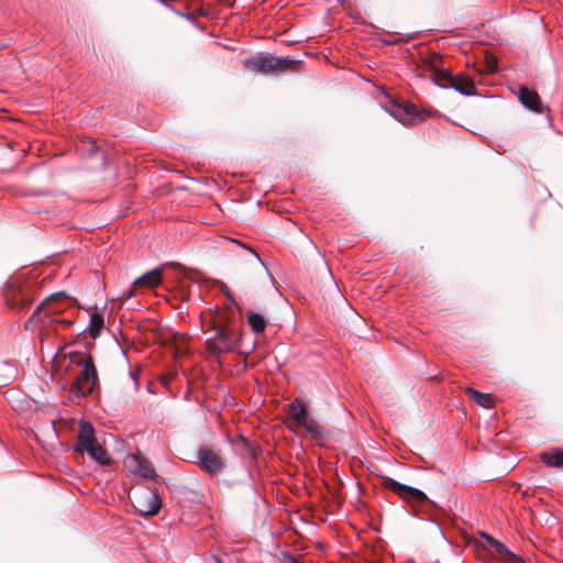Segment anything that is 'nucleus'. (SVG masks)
Wrapping results in <instances>:
<instances>
[{"label": "nucleus", "mask_w": 563, "mask_h": 563, "mask_svg": "<svg viewBox=\"0 0 563 563\" xmlns=\"http://www.w3.org/2000/svg\"><path fill=\"white\" fill-rule=\"evenodd\" d=\"M74 449L81 454L87 453L92 461L101 466H107L111 462L106 449L99 444L96 438L93 426L86 420L79 421L77 442Z\"/></svg>", "instance_id": "obj_1"}, {"label": "nucleus", "mask_w": 563, "mask_h": 563, "mask_svg": "<svg viewBox=\"0 0 563 563\" xmlns=\"http://www.w3.org/2000/svg\"><path fill=\"white\" fill-rule=\"evenodd\" d=\"M287 420L289 429H303L312 439H322L324 435V428L308 412L301 398H295L289 404Z\"/></svg>", "instance_id": "obj_2"}, {"label": "nucleus", "mask_w": 563, "mask_h": 563, "mask_svg": "<svg viewBox=\"0 0 563 563\" xmlns=\"http://www.w3.org/2000/svg\"><path fill=\"white\" fill-rule=\"evenodd\" d=\"M74 307V299L66 296L64 292H56L41 302L31 318L26 321L25 329L33 330L37 323L43 322L46 319L49 321L52 317H57Z\"/></svg>", "instance_id": "obj_3"}, {"label": "nucleus", "mask_w": 563, "mask_h": 563, "mask_svg": "<svg viewBox=\"0 0 563 563\" xmlns=\"http://www.w3.org/2000/svg\"><path fill=\"white\" fill-rule=\"evenodd\" d=\"M244 67L255 74L271 75L286 70H296L299 62L291 60L287 57H276L268 53H260L244 59Z\"/></svg>", "instance_id": "obj_4"}, {"label": "nucleus", "mask_w": 563, "mask_h": 563, "mask_svg": "<svg viewBox=\"0 0 563 563\" xmlns=\"http://www.w3.org/2000/svg\"><path fill=\"white\" fill-rule=\"evenodd\" d=\"M241 332L239 328H214V334L207 339L206 347L214 356L231 353L239 349Z\"/></svg>", "instance_id": "obj_5"}, {"label": "nucleus", "mask_w": 563, "mask_h": 563, "mask_svg": "<svg viewBox=\"0 0 563 563\" xmlns=\"http://www.w3.org/2000/svg\"><path fill=\"white\" fill-rule=\"evenodd\" d=\"M81 371L74 382L70 391L76 396H87L93 391L98 382L97 369L91 356L78 362Z\"/></svg>", "instance_id": "obj_6"}, {"label": "nucleus", "mask_w": 563, "mask_h": 563, "mask_svg": "<svg viewBox=\"0 0 563 563\" xmlns=\"http://www.w3.org/2000/svg\"><path fill=\"white\" fill-rule=\"evenodd\" d=\"M383 487L396 494L411 506H423L429 501L428 496L420 489L400 484L389 476H382Z\"/></svg>", "instance_id": "obj_7"}, {"label": "nucleus", "mask_w": 563, "mask_h": 563, "mask_svg": "<svg viewBox=\"0 0 563 563\" xmlns=\"http://www.w3.org/2000/svg\"><path fill=\"white\" fill-rule=\"evenodd\" d=\"M387 111L405 126L417 125L424 119L411 102H393Z\"/></svg>", "instance_id": "obj_8"}, {"label": "nucleus", "mask_w": 563, "mask_h": 563, "mask_svg": "<svg viewBox=\"0 0 563 563\" xmlns=\"http://www.w3.org/2000/svg\"><path fill=\"white\" fill-rule=\"evenodd\" d=\"M133 507L141 516H154L161 507L162 501L156 489H147L134 495Z\"/></svg>", "instance_id": "obj_9"}, {"label": "nucleus", "mask_w": 563, "mask_h": 563, "mask_svg": "<svg viewBox=\"0 0 563 563\" xmlns=\"http://www.w3.org/2000/svg\"><path fill=\"white\" fill-rule=\"evenodd\" d=\"M438 86L445 89L452 88L463 96L470 97L476 95V87L473 79L464 74L452 75L451 71L442 74Z\"/></svg>", "instance_id": "obj_10"}, {"label": "nucleus", "mask_w": 563, "mask_h": 563, "mask_svg": "<svg viewBox=\"0 0 563 563\" xmlns=\"http://www.w3.org/2000/svg\"><path fill=\"white\" fill-rule=\"evenodd\" d=\"M163 280V271L162 268H154L137 279H135L131 286V288L124 292L123 297L125 299H130L136 295V291L141 288L152 289L157 287Z\"/></svg>", "instance_id": "obj_11"}, {"label": "nucleus", "mask_w": 563, "mask_h": 563, "mask_svg": "<svg viewBox=\"0 0 563 563\" xmlns=\"http://www.w3.org/2000/svg\"><path fill=\"white\" fill-rule=\"evenodd\" d=\"M482 536L492 548L493 553L497 559L506 563H521V558L510 551L503 542L487 533H483Z\"/></svg>", "instance_id": "obj_12"}, {"label": "nucleus", "mask_w": 563, "mask_h": 563, "mask_svg": "<svg viewBox=\"0 0 563 563\" xmlns=\"http://www.w3.org/2000/svg\"><path fill=\"white\" fill-rule=\"evenodd\" d=\"M443 57L441 54L432 52L422 57V65L430 71L433 82L438 86L442 74L450 70L442 67Z\"/></svg>", "instance_id": "obj_13"}, {"label": "nucleus", "mask_w": 563, "mask_h": 563, "mask_svg": "<svg viewBox=\"0 0 563 563\" xmlns=\"http://www.w3.org/2000/svg\"><path fill=\"white\" fill-rule=\"evenodd\" d=\"M198 464L203 472L216 473L221 470V457L208 448H201L198 452Z\"/></svg>", "instance_id": "obj_14"}, {"label": "nucleus", "mask_w": 563, "mask_h": 563, "mask_svg": "<svg viewBox=\"0 0 563 563\" xmlns=\"http://www.w3.org/2000/svg\"><path fill=\"white\" fill-rule=\"evenodd\" d=\"M517 96L520 103L525 108L536 113H542V102L539 93L536 90L530 89L526 86H520Z\"/></svg>", "instance_id": "obj_15"}, {"label": "nucleus", "mask_w": 563, "mask_h": 563, "mask_svg": "<svg viewBox=\"0 0 563 563\" xmlns=\"http://www.w3.org/2000/svg\"><path fill=\"white\" fill-rule=\"evenodd\" d=\"M125 465L130 468L131 472L139 474L144 478L153 479L155 476V471L151 466L150 462L140 455H130L125 460Z\"/></svg>", "instance_id": "obj_16"}, {"label": "nucleus", "mask_w": 563, "mask_h": 563, "mask_svg": "<svg viewBox=\"0 0 563 563\" xmlns=\"http://www.w3.org/2000/svg\"><path fill=\"white\" fill-rule=\"evenodd\" d=\"M213 328H238L235 308L225 306L218 310L213 320Z\"/></svg>", "instance_id": "obj_17"}, {"label": "nucleus", "mask_w": 563, "mask_h": 563, "mask_svg": "<svg viewBox=\"0 0 563 563\" xmlns=\"http://www.w3.org/2000/svg\"><path fill=\"white\" fill-rule=\"evenodd\" d=\"M7 303L12 309L23 310L32 303V298L23 290L13 291L12 295H7Z\"/></svg>", "instance_id": "obj_18"}, {"label": "nucleus", "mask_w": 563, "mask_h": 563, "mask_svg": "<svg viewBox=\"0 0 563 563\" xmlns=\"http://www.w3.org/2000/svg\"><path fill=\"white\" fill-rule=\"evenodd\" d=\"M104 327V318L103 314L97 309L93 310L90 314L88 332L92 339H97L100 336L102 329Z\"/></svg>", "instance_id": "obj_19"}, {"label": "nucleus", "mask_w": 563, "mask_h": 563, "mask_svg": "<svg viewBox=\"0 0 563 563\" xmlns=\"http://www.w3.org/2000/svg\"><path fill=\"white\" fill-rule=\"evenodd\" d=\"M466 393L481 407L490 409L494 407V398L490 394L481 393L474 388L467 387Z\"/></svg>", "instance_id": "obj_20"}, {"label": "nucleus", "mask_w": 563, "mask_h": 563, "mask_svg": "<svg viewBox=\"0 0 563 563\" xmlns=\"http://www.w3.org/2000/svg\"><path fill=\"white\" fill-rule=\"evenodd\" d=\"M542 462L550 467H563V451L552 450L541 454Z\"/></svg>", "instance_id": "obj_21"}, {"label": "nucleus", "mask_w": 563, "mask_h": 563, "mask_svg": "<svg viewBox=\"0 0 563 563\" xmlns=\"http://www.w3.org/2000/svg\"><path fill=\"white\" fill-rule=\"evenodd\" d=\"M247 323L253 332L262 333L267 324L266 319L258 312H250L247 314Z\"/></svg>", "instance_id": "obj_22"}, {"label": "nucleus", "mask_w": 563, "mask_h": 563, "mask_svg": "<svg viewBox=\"0 0 563 563\" xmlns=\"http://www.w3.org/2000/svg\"><path fill=\"white\" fill-rule=\"evenodd\" d=\"M49 323H56V324H60L63 327H70L73 325L74 323V320L71 318H59L58 316L57 317H52V319L48 321Z\"/></svg>", "instance_id": "obj_23"}, {"label": "nucleus", "mask_w": 563, "mask_h": 563, "mask_svg": "<svg viewBox=\"0 0 563 563\" xmlns=\"http://www.w3.org/2000/svg\"><path fill=\"white\" fill-rule=\"evenodd\" d=\"M487 64H488L489 71L493 73V71L496 70V68H497V59L494 56L488 58Z\"/></svg>", "instance_id": "obj_24"}, {"label": "nucleus", "mask_w": 563, "mask_h": 563, "mask_svg": "<svg viewBox=\"0 0 563 563\" xmlns=\"http://www.w3.org/2000/svg\"><path fill=\"white\" fill-rule=\"evenodd\" d=\"M286 563H300L296 558L291 555L286 556Z\"/></svg>", "instance_id": "obj_25"}, {"label": "nucleus", "mask_w": 563, "mask_h": 563, "mask_svg": "<svg viewBox=\"0 0 563 563\" xmlns=\"http://www.w3.org/2000/svg\"><path fill=\"white\" fill-rule=\"evenodd\" d=\"M183 16H185L186 19L188 20H194V14L192 13H181Z\"/></svg>", "instance_id": "obj_26"}, {"label": "nucleus", "mask_w": 563, "mask_h": 563, "mask_svg": "<svg viewBox=\"0 0 563 563\" xmlns=\"http://www.w3.org/2000/svg\"><path fill=\"white\" fill-rule=\"evenodd\" d=\"M131 376H132V378H133V379H134V382H135V386L137 387V386H139V382H137V379H136V375H135V373L131 372Z\"/></svg>", "instance_id": "obj_27"}, {"label": "nucleus", "mask_w": 563, "mask_h": 563, "mask_svg": "<svg viewBox=\"0 0 563 563\" xmlns=\"http://www.w3.org/2000/svg\"><path fill=\"white\" fill-rule=\"evenodd\" d=\"M231 242H232V243L238 244V245H239V246H241V247H245V246H244V244H243V243H241V242H238V241H234V240H232Z\"/></svg>", "instance_id": "obj_28"}]
</instances>
